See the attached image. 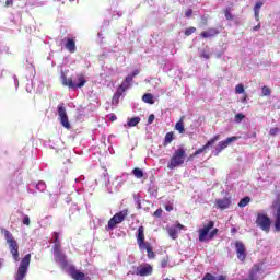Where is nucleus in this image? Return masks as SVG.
Returning a JSON list of instances; mask_svg holds the SVG:
<instances>
[{
	"label": "nucleus",
	"mask_w": 280,
	"mask_h": 280,
	"mask_svg": "<svg viewBox=\"0 0 280 280\" xmlns=\"http://www.w3.org/2000/svg\"><path fill=\"white\" fill-rule=\"evenodd\" d=\"M187 161V149L180 145L174 150L170 161L167 162L168 170H176V167H183Z\"/></svg>",
	"instance_id": "1"
},
{
	"label": "nucleus",
	"mask_w": 280,
	"mask_h": 280,
	"mask_svg": "<svg viewBox=\"0 0 280 280\" xmlns=\"http://www.w3.org/2000/svg\"><path fill=\"white\" fill-rule=\"evenodd\" d=\"M215 222L214 221H208V223L203 224V228L198 230L199 233V242H209L220 233V230L214 228Z\"/></svg>",
	"instance_id": "2"
},
{
	"label": "nucleus",
	"mask_w": 280,
	"mask_h": 280,
	"mask_svg": "<svg viewBox=\"0 0 280 280\" xmlns=\"http://www.w3.org/2000/svg\"><path fill=\"white\" fill-rule=\"evenodd\" d=\"M78 82L73 81L72 78H67L65 73L61 74V83L63 86H68V89H82L84 84H86V78L83 73L77 74Z\"/></svg>",
	"instance_id": "3"
},
{
	"label": "nucleus",
	"mask_w": 280,
	"mask_h": 280,
	"mask_svg": "<svg viewBox=\"0 0 280 280\" xmlns=\"http://www.w3.org/2000/svg\"><path fill=\"white\" fill-rule=\"evenodd\" d=\"M4 236L7 240V244H9V250L13 257V260L21 261V256L19 254V243L16 242V240H14V236L8 230H4Z\"/></svg>",
	"instance_id": "4"
},
{
	"label": "nucleus",
	"mask_w": 280,
	"mask_h": 280,
	"mask_svg": "<svg viewBox=\"0 0 280 280\" xmlns=\"http://www.w3.org/2000/svg\"><path fill=\"white\" fill-rule=\"evenodd\" d=\"M32 261V254L25 255L18 268V271L15 273V280H23L25 277H27V270L30 268V262Z\"/></svg>",
	"instance_id": "5"
},
{
	"label": "nucleus",
	"mask_w": 280,
	"mask_h": 280,
	"mask_svg": "<svg viewBox=\"0 0 280 280\" xmlns=\"http://www.w3.org/2000/svg\"><path fill=\"white\" fill-rule=\"evenodd\" d=\"M126 218H128V209L119 211L112 219H109L106 231H113L117 226V224H121V222H124Z\"/></svg>",
	"instance_id": "6"
},
{
	"label": "nucleus",
	"mask_w": 280,
	"mask_h": 280,
	"mask_svg": "<svg viewBox=\"0 0 280 280\" xmlns=\"http://www.w3.org/2000/svg\"><path fill=\"white\" fill-rule=\"evenodd\" d=\"M256 225L261 229L265 233H270V226L272 224V221L270 220V217L266 213H258L256 215Z\"/></svg>",
	"instance_id": "7"
},
{
	"label": "nucleus",
	"mask_w": 280,
	"mask_h": 280,
	"mask_svg": "<svg viewBox=\"0 0 280 280\" xmlns=\"http://www.w3.org/2000/svg\"><path fill=\"white\" fill-rule=\"evenodd\" d=\"M57 114L59 116V121L63 128L71 130V122H69V116H67V108L65 103H60L57 107Z\"/></svg>",
	"instance_id": "8"
},
{
	"label": "nucleus",
	"mask_w": 280,
	"mask_h": 280,
	"mask_svg": "<svg viewBox=\"0 0 280 280\" xmlns=\"http://www.w3.org/2000/svg\"><path fill=\"white\" fill-rule=\"evenodd\" d=\"M52 253L57 264H60L63 268H69L70 265L69 261H67V255L62 252V247H52Z\"/></svg>",
	"instance_id": "9"
},
{
	"label": "nucleus",
	"mask_w": 280,
	"mask_h": 280,
	"mask_svg": "<svg viewBox=\"0 0 280 280\" xmlns=\"http://www.w3.org/2000/svg\"><path fill=\"white\" fill-rule=\"evenodd\" d=\"M218 141H220V135L213 136L202 148H199L192 154H190L187 161H191L194 156H198V154H202V152H207V150H209V148H211V145H213Z\"/></svg>",
	"instance_id": "10"
},
{
	"label": "nucleus",
	"mask_w": 280,
	"mask_h": 280,
	"mask_svg": "<svg viewBox=\"0 0 280 280\" xmlns=\"http://www.w3.org/2000/svg\"><path fill=\"white\" fill-rule=\"evenodd\" d=\"M154 272V268L150 264H141L139 265L132 275L137 277H150Z\"/></svg>",
	"instance_id": "11"
},
{
	"label": "nucleus",
	"mask_w": 280,
	"mask_h": 280,
	"mask_svg": "<svg viewBox=\"0 0 280 280\" xmlns=\"http://www.w3.org/2000/svg\"><path fill=\"white\" fill-rule=\"evenodd\" d=\"M233 141H237V137L233 136L223 141H220L214 149V156H219L220 152H222L223 150H226V148H229V145H231Z\"/></svg>",
	"instance_id": "12"
},
{
	"label": "nucleus",
	"mask_w": 280,
	"mask_h": 280,
	"mask_svg": "<svg viewBox=\"0 0 280 280\" xmlns=\"http://www.w3.org/2000/svg\"><path fill=\"white\" fill-rule=\"evenodd\" d=\"M68 273L70 275L71 279L73 280H91L84 272L77 270L75 266L70 265L68 267Z\"/></svg>",
	"instance_id": "13"
},
{
	"label": "nucleus",
	"mask_w": 280,
	"mask_h": 280,
	"mask_svg": "<svg viewBox=\"0 0 280 280\" xmlns=\"http://www.w3.org/2000/svg\"><path fill=\"white\" fill-rule=\"evenodd\" d=\"M235 248H236L237 259H240V261H246V246L244 245V243L237 241L235 243Z\"/></svg>",
	"instance_id": "14"
},
{
	"label": "nucleus",
	"mask_w": 280,
	"mask_h": 280,
	"mask_svg": "<svg viewBox=\"0 0 280 280\" xmlns=\"http://www.w3.org/2000/svg\"><path fill=\"white\" fill-rule=\"evenodd\" d=\"M215 207L217 209H221V211H224V209H229V207H231V197L215 199Z\"/></svg>",
	"instance_id": "15"
},
{
	"label": "nucleus",
	"mask_w": 280,
	"mask_h": 280,
	"mask_svg": "<svg viewBox=\"0 0 280 280\" xmlns=\"http://www.w3.org/2000/svg\"><path fill=\"white\" fill-rule=\"evenodd\" d=\"M220 34L217 27H209L207 31L200 33L201 38H215Z\"/></svg>",
	"instance_id": "16"
},
{
	"label": "nucleus",
	"mask_w": 280,
	"mask_h": 280,
	"mask_svg": "<svg viewBox=\"0 0 280 280\" xmlns=\"http://www.w3.org/2000/svg\"><path fill=\"white\" fill-rule=\"evenodd\" d=\"M261 270V265L255 264L249 270L248 279L246 280H257V273Z\"/></svg>",
	"instance_id": "17"
},
{
	"label": "nucleus",
	"mask_w": 280,
	"mask_h": 280,
	"mask_svg": "<svg viewBox=\"0 0 280 280\" xmlns=\"http://www.w3.org/2000/svg\"><path fill=\"white\" fill-rule=\"evenodd\" d=\"M65 48L67 49V51H69L70 54H75L77 51V47H75V39L74 38H68L66 44H65Z\"/></svg>",
	"instance_id": "18"
},
{
	"label": "nucleus",
	"mask_w": 280,
	"mask_h": 280,
	"mask_svg": "<svg viewBox=\"0 0 280 280\" xmlns=\"http://www.w3.org/2000/svg\"><path fill=\"white\" fill-rule=\"evenodd\" d=\"M145 242V228L140 225L137 233V244H143Z\"/></svg>",
	"instance_id": "19"
},
{
	"label": "nucleus",
	"mask_w": 280,
	"mask_h": 280,
	"mask_svg": "<svg viewBox=\"0 0 280 280\" xmlns=\"http://www.w3.org/2000/svg\"><path fill=\"white\" fill-rule=\"evenodd\" d=\"M132 80L133 79L130 77V74L127 75L118 89L122 90L124 92L128 91V89H130V84H132Z\"/></svg>",
	"instance_id": "20"
},
{
	"label": "nucleus",
	"mask_w": 280,
	"mask_h": 280,
	"mask_svg": "<svg viewBox=\"0 0 280 280\" xmlns=\"http://www.w3.org/2000/svg\"><path fill=\"white\" fill-rule=\"evenodd\" d=\"M174 139H176V136H174V131L167 132L165 135L164 141H163L164 148H167V145H170V143H172V141H174Z\"/></svg>",
	"instance_id": "21"
},
{
	"label": "nucleus",
	"mask_w": 280,
	"mask_h": 280,
	"mask_svg": "<svg viewBox=\"0 0 280 280\" xmlns=\"http://www.w3.org/2000/svg\"><path fill=\"white\" fill-rule=\"evenodd\" d=\"M52 237H54L52 248H62V244L60 243V233L54 232Z\"/></svg>",
	"instance_id": "22"
},
{
	"label": "nucleus",
	"mask_w": 280,
	"mask_h": 280,
	"mask_svg": "<svg viewBox=\"0 0 280 280\" xmlns=\"http://www.w3.org/2000/svg\"><path fill=\"white\" fill-rule=\"evenodd\" d=\"M141 121V118L140 117H132V118H129L128 121H127V126L128 128H135V126H138V124Z\"/></svg>",
	"instance_id": "23"
},
{
	"label": "nucleus",
	"mask_w": 280,
	"mask_h": 280,
	"mask_svg": "<svg viewBox=\"0 0 280 280\" xmlns=\"http://www.w3.org/2000/svg\"><path fill=\"white\" fill-rule=\"evenodd\" d=\"M124 90H120V88L117 89L116 93L113 96V104H119V98L121 97V95H124Z\"/></svg>",
	"instance_id": "24"
},
{
	"label": "nucleus",
	"mask_w": 280,
	"mask_h": 280,
	"mask_svg": "<svg viewBox=\"0 0 280 280\" xmlns=\"http://www.w3.org/2000/svg\"><path fill=\"white\" fill-rule=\"evenodd\" d=\"M142 102H144V104H154V95H152V93H145L142 96Z\"/></svg>",
	"instance_id": "25"
},
{
	"label": "nucleus",
	"mask_w": 280,
	"mask_h": 280,
	"mask_svg": "<svg viewBox=\"0 0 280 280\" xmlns=\"http://www.w3.org/2000/svg\"><path fill=\"white\" fill-rule=\"evenodd\" d=\"M175 130H178L179 135H185V122L183 118L175 124Z\"/></svg>",
	"instance_id": "26"
},
{
	"label": "nucleus",
	"mask_w": 280,
	"mask_h": 280,
	"mask_svg": "<svg viewBox=\"0 0 280 280\" xmlns=\"http://www.w3.org/2000/svg\"><path fill=\"white\" fill-rule=\"evenodd\" d=\"M264 5V2H256L254 7V16L256 21H259V10H261V7Z\"/></svg>",
	"instance_id": "27"
},
{
	"label": "nucleus",
	"mask_w": 280,
	"mask_h": 280,
	"mask_svg": "<svg viewBox=\"0 0 280 280\" xmlns=\"http://www.w3.org/2000/svg\"><path fill=\"white\" fill-rule=\"evenodd\" d=\"M250 203V197L246 196L244 198H242L238 202V207L241 209H244V207L248 206Z\"/></svg>",
	"instance_id": "28"
},
{
	"label": "nucleus",
	"mask_w": 280,
	"mask_h": 280,
	"mask_svg": "<svg viewBox=\"0 0 280 280\" xmlns=\"http://www.w3.org/2000/svg\"><path fill=\"white\" fill-rule=\"evenodd\" d=\"M151 247H152V244L145 241H142V243H138L139 250H148V248H151Z\"/></svg>",
	"instance_id": "29"
},
{
	"label": "nucleus",
	"mask_w": 280,
	"mask_h": 280,
	"mask_svg": "<svg viewBox=\"0 0 280 280\" xmlns=\"http://www.w3.org/2000/svg\"><path fill=\"white\" fill-rule=\"evenodd\" d=\"M224 16L226 19V21H233L235 18L233 16V13H231V7H228L224 10Z\"/></svg>",
	"instance_id": "30"
},
{
	"label": "nucleus",
	"mask_w": 280,
	"mask_h": 280,
	"mask_svg": "<svg viewBox=\"0 0 280 280\" xmlns=\"http://www.w3.org/2000/svg\"><path fill=\"white\" fill-rule=\"evenodd\" d=\"M132 174L136 178H143V170L139 167L133 168Z\"/></svg>",
	"instance_id": "31"
},
{
	"label": "nucleus",
	"mask_w": 280,
	"mask_h": 280,
	"mask_svg": "<svg viewBox=\"0 0 280 280\" xmlns=\"http://www.w3.org/2000/svg\"><path fill=\"white\" fill-rule=\"evenodd\" d=\"M168 235H170V237H172V240H177L178 230H176V228L168 229Z\"/></svg>",
	"instance_id": "32"
},
{
	"label": "nucleus",
	"mask_w": 280,
	"mask_h": 280,
	"mask_svg": "<svg viewBox=\"0 0 280 280\" xmlns=\"http://www.w3.org/2000/svg\"><path fill=\"white\" fill-rule=\"evenodd\" d=\"M243 119H246V116L244 115V114H242V113H238V114H236L235 116H234V121L236 122V124H242V120Z\"/></svg>",
	"instance_id": "33"
},
{
	"label": "nucleus",
	"mask_w": 280,
	"mask_h": 280,
	"mask_svg": "<svg viewBox=\"0 0 280 280\" xmlns=\"http://www.w3.org/2000/svg\"><path fill=\"white\" fill-rule=\"evenodd\" d=\"M147 255H148V259H154L156 257V254L154 253V249L152 248V246L147 249Z\"/></svg>",
	"instance_id": "34"
},
{
	"label": "nucleus",
	"mask_w": 280,
	"mask_h": 280,
	"mask_svg": "<svg viewBox=\"0 0 280 280\" xmlns=\"http://www.w3.org/2000/svg\"><path fill=\"white\" fill-rule=\"evenodd\" d=\"M261 91H262V96L264 97H267L268 95H270V93H272V91L270 90V88H268V85H264L261 88Z\"/></svg>",
	"instance_id": "35"
},
{
	"label": "nucleus",
	"mask_w": 280,
	"mask_h": 280,
	"mask_svg": "<svg viewBox=\"0 0 280 280\" xmlns=\"http://www.w3.org/2000/svg\"><path fill=\"white\" fill-rule=\"evenodd\" d=\"M195 32H196V27L190 26V27L185 30L184 34H185V36H191V34H195Z\"/></svg>",
	"instance_id": "36"
},
{
	"label": "nucleus",
	"mask_w": 280,
	"mask_h": 280,
	"mask_svg": "<svg viewBox=\"0 0 280 280\" xmlns=\"http://www.w3.org/2000/svg\"><path fill=\"white\" fill-rule=\"evenodd\" d=\"M235 93H237L238 95H242V93H244V85L243 84H237L235 86Z\"/></svg>",
	"instance_id": "37"
},
{
	"label": "nucleus",
	"mask_w": 280,
	"mask_h": 280,
	"mask_svg": "<svg viewBox=\"0 0 280 280\" xmlns=\"http://www.w3.org/2000/svg\"><path fill=\"white\" fill-rule=\"evenodd\" d=\"M278 133H279V128H277V127L271 128L270 131H269V135H270L271 137H275V136H277Z\"/></svg>",
	"instance_id": "38"
},
{
	"label": "nucleus",
	"mask_w": 280,
	"mask_h": 280,
	"mask_svg": "<svg viewBox=\"0 0 280 280\" xmlns=\"http://www.w3.org/2000/svg\"><path fill=\"white\" fill-rule=\"evenodd\" d=\"M163 215V209H158L155 212H153V218H161Z\"/></svg>",
	"instance_id": "39"
},
{
	"label": "nucleus",
	"mask_w": 280,
	"mask_h": 280,
	"mask_svg": "<svg viewBox=\"0 0 280 280\" xmlns=\"http://www.w3.org/2000/svg\"><path fill=\"white\" fill-rule=\"evenodd\" d=\"M23 224H25L26 226H30L31 224V221H30V217L28 215H24V219H23Z\"/></svg>",
	"instance_id": "40"
},
{
	"label": "nucleus",
	"mask_w": 280,
	"mask_h": 280,
	"mask_svg": "<svg viewBox=\"0 0 280 280\" xmlns=\"http://www.w3.org/2000/svg\"><path fill=\"white\" fill-rule=\"evenodd\" d=\"M5 8H12L14 5V0H5Z\"/></svg>",
	"instance_id": "41"
},
{
	"label": "nucleus",
	"mask_w": 280,
	"mask_h": 280,
	"mask_svg": "<svg viewBox=\"0 0 280 280\" xmlns=\"http://www.w3.org/2000/svg\"><path fill=\"white\" fill-rule=\"evenodd\" d=\"M194 14V10L191 9H188L186 12H185V18L186 19H190V16Z\"/></svg>",
	"instance_id": "42"
},
{
	"label": "nucleus",
	"mask_w": 280,
	"mask_h": 280,
	"mask_svg": "<svg viewBox=\"0 0 280 280\" xmlns=\"http://www.w3.org/2000/svg\"><path fill=\"white\" fill-rule=\"evenodd\" d=\"M168 260L167 258L162 259L161 261V268H167Z\"/></svg>",
	"instance_id": "43"
},
{
	"label": "nucleus",
	"mask_w": 280,
	"mask_h": 280,
	"mask_svg": "<svg viewBox=\"0 0 280 280\" xmlns=\"http://www.w3.org/2000/svg\"><path fill=\"white\" fill-rule=\"evenodd\" d=\"M155 116L154 114L149 115L148 124H154Z\"/></svg>",
	"instance_id": "44"
},
{
	"label": "nucleus",
	"mask_w": 280,
	"mask_h": 280,
	"mask_svg": "<svg viewBox=\"0 0 280 280\" xmlns=\"http://www.w3.org/2000/svg\"><path fill=\"white\" fill-rule=\"evenodd\" d=\"M253 32H259V30H261V23H258L256 26H254Z\"/></svg>",
	"instance_id": "45"
},
{
	"label": "nucleus",
	"mask_w": 280,
	"mask_h": 280,
	"mask_svg": "<svg viewBox=\"0 0 280 280\" xmlns=\"http://www.w3.org/2000/svg\"><path fill=\"white\" fill-rule=\"evenodd\" d=\"M137 75H139V70H135L131 74H129L130 78H132L135 80V78H137Z\"/></svg>",
	"instance_id": "46"
},
{
	"label": "nucleus",
	"mask_w": 280,
	"mask_h": 280,
	"mask_svg": "<svg viewBox=\"0 0 280 280\" xmlns=\"http://www.w3.org/2000/svg\"><path fill=\"white\" fill-rule=\"evenodd\" d=\"M201 23H202V25H208L209 20L207 19V16L201 18Z\"/></svg>",
	"instance_id": "47"
},
{
	"label": "nucleus",
	"mask_w": 280,
	"mask_h": 280,
	"mask_svg": "<svg viewBox=\"0 0 280 280\" xmlns=\"http://www.w3.org/2000/svg\"><path fill=\"white\" fill-rule=\"evenodd\" d=\"M165 210H166V211H174V206H172V205H166V206H165Z\"/></svg>",
	"instance_id": "48"
},
{
	"label": "nucleus",
	"mask_w": 280,
	"mask_h": 280,
	"mask_svg": "<svg viewBox=\"0 0 280 280\" xmlns=\"http://www.w3.org/2000/svg\"><path fill=\"white\" fill-rule=\"evenodd\" d=\"M247 100H248V95H245V96L242 98V103H243V104H246V103L248 102Z\"/></svg>",
	"instance_id": "49"
},
{
	"label": "nucleus",
	"mask_w": 280,
	"mask_h": 280,
	"mask_svg": "<svg viewBox=\"0 0 280 280\" xmlns=\"http://www.w3.org/2000/svg\"><path fill=\"white\" fill-rule=\"evenodd\" d=\"M202 57L206 58V60H209L210 58L209 54H206V52L202 54Z\"/></svg>",
	"instance_id": "50"
},
{
	"label": "nucleus",
	"mask_w": 280,
	"mask_h": 280,
	"mask_svg": "<svg viewBox=\"0 0 280 280\" xmlns=\"http://www.w3.org/2000/svg\"><path fill=\"white\" fill-rule=\"evenodd\" d=\"M109 119H110L112 121H117V117H116L115 115H112V116L109 117Z\"/></svg>",
	"instance_id": "51"
},
{
	"label": "nucleus",
	"mask_w": 280,
	"mask_h": 280,
	"mask_svg": "<svg viewBox=\"0 0 280 280\" xmlns=\"http://www.w3.org/2000/svg\"><path fill=\"white\" fill-rule=\"evenodd\" d=\"M177 226H178V229H183V224H178Z\"/></svg>",
	"instance_id": "52"
},
{
	"label": "nucleus",
	"mask_w": 280,
	"mask_h": 280,
	"mask_svg": "<svg viewBox=\"0 0 280 280\" xmlns=\"http://www.w3.org/2000/svg\"><path fill=\"white\" fill-rule=\"evenodd\" d=\"M69 1H75V0H69Z\"/></svg>",
	"instance_id": "53"
}]
</instances>
